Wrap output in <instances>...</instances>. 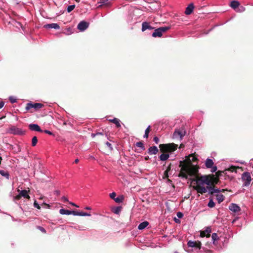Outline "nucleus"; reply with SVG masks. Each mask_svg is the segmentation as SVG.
<instances>
[{
    "label": "nucleus",
    "instance_id": "f257e3e1",
    "mask_svg": "<svg viewBox=\"0 0 253 253\" xmlns=\"http://www.w3.org/2000/svg\"><path fill=\"white\" fill-rule=\"evenodd\" d=\"M198 172V169L196 167L187 166L181 169L180 176L186 179H189L193 181H196L200 184H205L210 185L211 181L207 175H202L199 179L192 178L193 177H196Z\"/></svg>",
    "mask_w": 253,
    "mask_h": 253
},
{
    "label": "nucleus",
    "instance_id": "f03ea898",
    "mask_svg": "<svg viewBox=\"0 0 253 253\" xmlns=\"http://www.w3.org/2000/svg\"><path fill=\"white\" fill-rule=\"evenodd\" d=\"M186 134V131L184 127H181L179 128H176L173 133L172 138L173 139L181 140Z\"/></svg>",
    "mask_w": 253,
    "mask_h": 253
},
{
    "label": "nucleus",
    "instance_id": "7ed1b4c3",
    "mask_svg": "<svg viewBox=\"0 0 253 253\" xmlns=\"http://www.w3.org/2000/svg\"><path fill=\"white\" fill-rule=\"evenodd\" d=\"M211 233V229L210 227H208L206 228V229L204 231H201L200 233V237L201 238V240L200 241H201V243L202 242L204 241V238L205 237L206 239L208 240V241H207L206 243V245H208V243L209 242V241L211 240L210 233Z\"/></svg>",
    "mask_w": 253,
    "mask_h": 253
},
{
    "label": "nucleus",
    "instance_id": "20e7f679",
    "mask_svg": "<svg viewBox=\"0 0 253 253\" xmlns=\"http://www.w3.org/2000/svg\"><path fill=\"white\" fill-rule=\"evenodd\" d=\"M160 147L162 151L166 152H171L175 151L177 148V145L174 144H161Z\"/></svg>",
    "mask_w": 253,
    "mask_h": 253
},
{
    "label": "nucleus",
    "instance_id": "39448f33",
    "mask_svg": "<svg viewBox=\"0 0 253 253\" xmlns=\"http://www.w3.org/2000/svg\"><path fill=\"white\" fill-rule=\"evenodd\" d=\"M8 133L14 135H22L24 134V131L20 128L17 127L15 126H11L7 130Z\"/></svg>",
    "mask_w": 253,
    "mask_h": 253
},
{
    "label": "nucleus",
    "instance_id": "423d86ee",
    "mask_svg": "<svg viewBox=\"0 0 253 253\" xmlns=\"http://www.w3.org/2000/svg\"><path fill=\"white\" fill-rule=\"evenodd\" d=\"M242 179L244 181L243 186H248L251 181V173L249 172H244L242 175Z\"/></svg>",
    "mask_w": 253,
    "mask_h": 253
},
{
    "label": "nucleus",
    "instance_id": "0eeeda50",
    "mask_svg": "<svg viewBox=\"0 0 253 253\" xmlns=\"http://www.w3.org/2000/svg\"><path fill=\"white\" fill-rule=\"evenodd\" d=\"M43 106V105L40 103H28L27 104L26 107V110H29L32 108H34L35 110H38L39 109L42 108Z\"/></svg>",
    "mask_w": 253,
    "mask_h": 253
},
{
    "label": "nucleus",
    "instance_id": "6e6552de",
    "mask_svg": "<svg viewBox=\"0 0 253 253\" xmlns=\"http://www.w3.org/2000/svg\"><path fill=\"white\" fill-rule=\"evenodd\" d=\"M201 241H199L198 243L192 241H189L187 243V245L188 247H196L198 249H200L201 247Z\"/></svg>",
    "mask_w": 253,
    "mask_h": 253
},
{
    "label": "nucleus",
    "instance_id": "1a4fd4ad",
    "mask_svg": "<svg viewBox=\"0 0 253 253\" xmlns=\"http://www.w3.org/2000/svg\"><path fill=\"white\" fill-rule=\"evenodd\" d=\"M29 128L32 131H36L39 132L42 131L40 127L37 124H30L29 125Z\"/></svg>",
    "mask_w": 253,
    "mask_h": 253
},
{
    "label": "nucleus",
    "instance_id": "9d476101",
    "mask_svg": "<svg viewBox=\"0 0 253 253\" xmlns=\"http://www.w3.org/2000/svg\"><path fill=\"white\" fill-rule=\"evenodd\" d=\"M89 26V23L87 22L82 21L80 22V32L84 31Z\"/></svg>",
    "mask_w": 253,
    "mask_h": 253
},
{
    "label": "nucleus",
    "instance_id": "9b49d317",
    "mask_svg": "<svg viewBox=\"0 0 253 253\" xmlns=\"http://www.w3.org/2000/svg\"><path fill=\"white\" fill-rule=\"evenodd\" d=\"M229 209L234 212L240 211V208L236 204L232 203L229 206Z\"/></svg>",
    "mask_w": 253,
    "mask_h": 253
},
{
    "label": "nucleus",
    "instance_id": "f8f14e48",
    "mask_svg": "<svg viewBox=\"0 0 253 253\" xmlns=\"http://www.w3.org/2000/svg\"><path fill=\"white\" fill-rule=\"evenodd\" d=\"M195 190L199 193L203 194L206 193L207 192V187L206 188L203 186H201L200 185H197L195 188Z\"/></svg>",
    "mask_w": 253,
    "mask_h": 253
},
{
    "label": "nucleus",
    "instance_id": "ddd939ff",
    "mask_svg": "<svg viewBox=\"0 0 253 253\" xmlns=\"http://www.w3.org/2000/svg\"><path fill=\"white\" fill-rule=\"evenodd\" d=\"M153 29H154V28H153V27L149 25V23H148L147 22H144L142 24V29H141V30H142V32L145 31L147 29L152 30Z\"/></svg>",
    "mask_w": 253,
    "mask_h": 253
},
{
    "label": "nucleus",
    "instance_id": "4468645a",
    "mask_svg": "<svg viewBox=\"0 0 253 253\" xmlns=\"http://www.w3.org/2000/svg\"><path fill=\"white\" fill-rule=\"evenodd\" d=\"M194 6L192 3H190L188 6L186 8L185 13L186 15L190 14L194 9Z\"/></svg>",
    "mask_w": 253,
    "mask_h": 253
},
{
    "label": "nucleus",
    "instance_id": "2eb2a0df",
    "mask_svg": "<svg viewBox=\"0 0 253 253\" xmlns=\"http://www.w3.org/2000/svg\"><path fill=\"white\" fill-rule=\"evenodd\" d=\"M44 27L45 28L48 29H59L60 28V26L57 23H51V24H48L46 25H45Z\"/></svg>",
    "mask_w": 253,
    "mask_h": 253
},
{
    "label": "nucleus",
    "instance_id": "dca6fc26",
    "mask_svg": "<svg viewBox=\"0 0 253 253\" xmlns=\"http://www.w3.org/2000/svg\"><path fill=\"white\" fill-rule=\"evenodd\" d=\"M158 152V149L156 146L150 147L148 149V153L150 155L156 154Z\"/></svg>",
    "mask_w": 253,
    "mask_h": 253
},
{
    "label": "nucleus",
    "instance_id": "f3484780",
    "mask_svg": "<svg viewBox=\"0 0 253 253\" xmlns=\"http://www.w3.org/2000/svg\"><path fill=\"white\" fill-rule=\"evenodd\" d=\"M18 192H19L20 196L21 197H23L28 199H30V197L28 195V191H27L26 190H21V191L18 190Z\"/></svg>",
    "mask_w": 253,
    "mask_h": 253
},
{
    "label": "nucleus",
    "instance_id": "a211bd4d",
    "mask_svg": "<svg viewBox=\"0 0 253 253\" xmlns=\"http://www.w3.org/2000/svg\"><path fill=\"white\" fill-rule=\"evenodd\" d=\"M214 162L212 159L208 158L205 161V166L207 168L210 169L213 165Z\"/></svg>",
    "mask_w": 253,
    "mask_h": 253
},
{
    "label": "nucleus",
    "instance_id": "6ab92c4d",
    "mask_svg": "<svg viewBox=\"0 0 253 253\" xmlns=\"http://www.w3.org/2000/svg\"><path fill=\"white\" fill-rule=\"evenodd\" d=\"M109 121L115 124L116 127H120L121 126L120 124V120L117 118H114L113 119H110L109 120Z\"/></svg>",
    "mask_w": 253,
    "mask_h": 253
},
{
    "label": "nucleus",
    "instance_id": "aec40b11",
    "mask_svg": "<svg viewBox=\"0 0 253 253\" xmlns=\"http://www.w3.org/2000/svg\"><path fill=\"white\" fill-rule=\"evenodd\" d=\"M152 36L154 38L156 37H161L162 36V34L161 32V31L159 28H157L155 30L154 32L152 34Z\"/></svg>",
    "mask_w": 253,
    "mask_h": 253
},
{
    "label": "nucleus",
    "instance_id": "412c9836",
    "mask_svg": "<svg viewBox=\"0 0 253 253\" xmlns=\"http://www.w3.org/2000/svg\"><path fill=\"white\" fill-rule=\"evenodd\" d=\"M149 225V222L148 221H144L139 224L138 226V229L139 230H143L145 229L148 225Z\"/></svg>",
    "mask_w": 253,
    "mask_h": 253
},
{
    "label": "nucleus",
    "instance_id": "4be33fe9",
    "mask_svg": "<svg viewBox=\"0 0 253 253\" xmlns=\"http://www.w3.org/2000/svg\"><path fill=\"white\" fill-rule=\"evenodd\" d=\"M71 211L70 210H65V209H61L59 210V213L61 214H62V215H69V214H71Z\"/></svg>",
    "mask_w": 253,
    "mask_h": 253
},
{
    "label": "nucleus",
    "instance_id": "5701e85b",
    "mask_svg": "<svg viewBox=\"0 0 253 253\" xmlns=\"http://www.w3.org/2000/svg\"><path fill=\"white\" fill-rule=\"evenodd\" d=\"M239 5L240 3L237 0H233L230 3V6L233 9H236L239 6Z\"/></svg>",
    "mask_w": 253,
    "mask_h": 253
},
{
    "label": "nucleus",
    "instance_id": "b1692460",
    "mask_svg": "<svg viewBox=\"0 0 253 253\" xmlns=\"http://www.w3.org/2000/svg\"><path fill=\"white\" fill-rule=\"evenodd\" d=\"M211 241L214 245H216L215 242L218 240V237L216 233H213L211 235Z\"/></svg>",
    "mask_w": 253,
    "mask_h": 253
},
{
    "label": "nucleus",
    "instance_id": "393cba45",
    "mask_svg": "<svg viewBox=\"0 0 253 253\" xmlns=\"http://www.w3.org/2000/svg\"><path fill=\"white\" fill-rule=\"evenodd\" d=\"M216 200L219 204L223 202L224 200V196L222 194H218L216 195Z\"/></svg>",
    "mask_w": 253,
    "mask_h": 253
},
{
    "label": "nucleus",
    "instance_id": "a878e982",
    "mask_svg": "<svg viewBox=\"0 0 253 253\" xmlns=\"http://www.w3.org/2000/svg\"><path fill=\"white\" fill-rule=\"evenodd\" d=\"M169 156L168 154H162L160 156V159L161 161H164L168 159Z\"/></svg>",
    "mask_w": 253,
    "mask_h": 253
},
{
    "label": "nucleus",
    "instance_id": "bb28decb",
    "mask_svg": "<svg viewBox=\"0 0 253 253\" xmlns=\"http://www.w3.org/2000/svg\"><path fill=\"white\" fill-rule=\"evenodd\" d=\"M135 145L137 147L140 148L142 150H144L145 149L144 144L141 141L137 142Z\"/></svg>",
    "mask_w": 253,
    "mask_h": 253
},
{
    "label": "nucleus",
    "instance_id": "cd10ccee",
    "mask_svg": "<svg viewBox=\"0 0 253 253\" xmlns=\"http://www.w3.org/2000/svg\"><path fill=\"white\" fill-rule=\"evenodd\" d=\"M159 30L161 31V33L163 34V33L166 32L169 29H170L169 26H165V27H162L159 28Z\"/></svg>",
    "mask_w": 253,
    "mask_h": 253
},
{
    "label": "nucleus",
    "instance_id": "c85d7f7f",
    "mask_svg": "<svg viewBox=\"0 0 253 253\" xmlns=\"http://www.w3.org/2000/svg\"><path fill=\"white\" fill-rule=\"evenodd\" d=\"M207 191H208L209 194H212L213 193H214V187L208 185L207 186Z\"/></svg>",
    "mask_w": 253,
    "mask_h": 253
},
{
    "label": "nucleus",
    "instance_id": "c756f323",
    "mask_svg": "<svg viewBox=\"0 0 253 253\" xmlns=\"http://www.w3.org/2000/svg\"><path fill=\"white\" fill-rule=\"evenodd\" d=\"M150 126H149L147 127V128L145 129V134H144V135L143 136L144 138H147L148 137L149 133V132H150Z\"/></svg>",
    "mask_w": 253,
    "mask_h": 253
},
{
    "label": "nucleus",
    "instance_id": "7c9ffc66",
    "mask_svg": "<svg viewBox=\"0 0 253 253\" xmlns=\"http://www.w3.org/2000/svg\"><path fill=\"white\" fill-rule=\"evenodd\" d=\"M208 206L211 208H213L215 206V203L213 202L212 199L210 200L208 204Z\"/></svg>",
    "mask_w": 253,
    "mask_h": 253
},
{
    "label": "nucleus",
    "instance_id": "2f4dec72",
    "mask_svg": "<svg viewBox=\"0 0 253 253\" xmlns=\"http://www.w3.org/2000/svg\"><path fill=\"white\" fill-rule=\"evenodd\" d=\"M38 142V139L36 136H34L32 139V145L35 146L36 145Z\"/></svg>",
    "mask_w": 253,
    "mask_h": 253
},
{
    "label": "nucleus",
    "instance_id": "473e14b6",
    "mask_svg": "<svg viewBox=\"0 0 253 253\" xmlns=\"http://www.w3.org/2000/svg\"><path fill=\"white\" fill-rule=\"evenodd\" d=\"M0 174L1 175H2L3 176H5V177H6L7 178H8V176H9L8 173L7 172H6V171H4L3 170H0Z\"/></svg>",
    "mask_w": 253,
    "mask_h": 253
},
{
    "label": "nucleus",
    "instance_id": "72a5a7b5",
    "mask_svg": "<svg viewBox=\"0 0 253 253\" xmlns=\"http://www.w3.org/2000/svg\"><path fill=\"white\" fill-rule=\"evenodd\" d=\"M75 7V5H70L68 6L67 7L68 12H70L71 11H72L74 9Z\"/></svg>",
    "mask_w": 253,
    "mask_h": 253
},
{
    "label": "nucleus",
    "instance_id": "f704fd0d",
    "mask_svg": "<svg viewBox=\"0 0 253 253\" xmlns=\"http://www.w3.org/2000/svg\"><path fill=\"white\" fill-rule=\"evenodd\" d=\"M91 214L89 213L84 212V211H80V216H90Z\"/></svg>",
    "mask_w": 253,
    "mask_h": 253
},
{
    "label": "nucleus",
    "instance_id": "c9c22d12",
    "mask_svg": "<svg viewBox=\"0 0 253 253\" xmlns=\"http://www.w3.org/2000/svg\"><path fill=\"white\" fill-rule=\"evenodd\" d=\"M210 169H211V171L212 173L215 172L217 170V167L216 166H213V165Z\"/></svg>",
    "mask_w": 253,
    "mask_h": 253
},
{
    "label": "nucleus",
    "instance_id": "e433bc0d",
    "mask_svg": "<svg viewBox=\"0 0 253 253\" xmlns=\"http://www.w3.org/2000/svg\"><path fill=\"white\" fill-rule=\"evenodd\" d=\"M121 211L120 207H117L116 209L114 210V212L116 214H118Z\"/></svg>",
    "mask_w": 253,
    "mask_h": 253
},
{
    "label": "nucleus",
    "instance_id": "4c0bfd02",
    "mask_svg": "<svg viewBox=\"0 0 253 253\" xmlns=\"http://www.w3.org/2000/svg\"><path fill=\"white\" fill-rule=\"evenodd\" d=\"M34 206L38 209H41V207L39 206V204L36 201H35L34 203Z\"/></svg>",
    "mask_w": 253,
    "mask_h": 253
},
{
    "label": "nucleus",
    "instance_id": "58836bf2",
    "mask_svg": "<svg viewBox=\"0 0 253 253\" xmlns=\"http://www.w3.org/2000/svg\"><path fill=\"white\" fill-rule=\"evenodd\" d=\"M9 99L10 101L12 103H14L16 102V99L12 96L9 97Z\"/></svg>",
    "mask_w": 253,
    "mask_h": 253
},
{
    "label": "nucleus",
    "instance_id": "ea45409f",
    "mask_svg": "<svg viewBox=\"0 0 253 253\" xmlns=\"http://www.w3.org/2000/svg\"><path fill=\"white\" fill-rule=\"evenodd\" d=\"M116 195V194L115 192H112L110 194V197L114 200L115 198Z\"/></svg>",
    "mask_w": 253,
    "mask_h": 253
},
{
    "label": "nucleus",
    "instance_id": "a19ab883",
    "mask_svg": "<svg viewBox=\"0 0 253 253\" xmlns=\"http://www.w3.org/2000/svg\"><path fill=\"white\" fill-rule=\"evenodd\" d=\"M106 146L110 149V150H112L113 149V148L112 147V145L110 143H109V142H106L105 143Z\"/></svg>",
    "mask_w": 253,
    "mask_h": 253
},
{
    "label": "nucleus",
    "instance_id": "79ce46f5",
    "mask_svg": "<svg viewBox=\"0 0 253 253\" xmlns=\"http://www.w3.org/2000/svg\"><path fill=\"white\" fill-rule=\"evenodd\" d=\"M176 215L179 218H182L183 216V213L181 212H177Z\"/></svg>",
    "mask_w": 253,
    "mask_h": 253
},
{
    "label": "nucleus",
    "instance_id": "37998d69",
    "mask_svg": "<svg viewBox=\"0 0 253 253\" xmlns=\"http://www.w3.org/2000/svg\"><path fill=\"white\" fill-rule=\"evenodd\" d=\"M71 214H73L74 215H79V212L77 211H71Z\"/></svg>",
    "mask_w": 253,
    "mask_h": 253
},
{
    "label": "nucleus",
    "instance_id": "c03bdc74",
    "mask_svg": "<svg viewBox=\"0 0 253 253\" xmlns=\"http://www.w3.org/2000/svg\"><path fill=\"white\" fill-rule=\"evenodd\" d=\"M153 140L156 144H158L159 142V139L157 136L154 137Z\"/></svg>",
    "mask_w": 253,
    "mask_h": 253
},
{
    "label": "nucleus",
    "instance_id": "a18cd8bd",
    "mask_svg": "<svg viewBox=\"0 0 253 253\" xmlns=\"http://www.w3.org/2000/svg\"><path fill=\"white\" fill-rule=\"evenodd\" d=\"M38 228L40 230H41L42 232H43V233H45V232H46V231H45V230L43 227H41V226H38Z\"/></svg>",
    "mask_w": 253,
    "mask_h": 253
},
{
    "label": "nucleus",
    "instance_id": "49530a36",
    "mask_svg": "<svg viewBox=\"0 0 253 253\" xmlns=\"http://www.w3.org/2000/svg\"><path fill=\"white\" fill-rule=\"evenodd\" d=\"M44 132L45 133L51 135H54L53 133L51 131H50L49 130H44Z\"/></svg>",
    "mask_w": 253,
    "mask_h": 253
},
{
    "label": "nucleus",
    "instance_id": "de8ad7c7",
    "mask_svg": "<svg viewBox=\"0 0 253 253\" xmlns=\"http://www.w3.org/2000/svg\"><path fill=\"white\" fill-rule=\"evenodd\" d=\"M21 196H20V193H19V194L16 196L14 197V199L16 200H18L21 198Z\"/></svg>",
    "mask_w": 253,
    "mask_h": 253
},
{
    "label": "nucleus",
    "instance_id": "09e8293b",
    "mask_svg": "<svg viewBox=\"0 0 253 253\" xmlns=\"http://www.w3.org/2000/svg\"><path fill=\"white\" fill-rule=\"evenodd\" d=\"M108 0H100V1L99 2V3L102 5V4H106L107 1H108Z\"/></svg>",
    "mask_w": 253,
    "mask_h": 253
},
{
    "label": "nucleus",
    "instance_id": "8fccbe9b",
    "mask_svg": "<svg viewBox=\"0 0 253 253\" xmlns=\"http://www.w3.org/2000/svg\"><path fill=\"white\" fill-rule=\"evenodd\" d=\"M114 200L117 203H120L121 201L120 198L119 197L115 198Z\"/></svg>",
    "mask_w": 253,
    "mask_h": 253
},
{
    "label": "nucleus",
    "instance_id": "3c124183",
    "mask_svg": "<svg viewBox=\"0 0 253 253\" xmlns=\"http://www.w3.org/2000/svg\"><path fill=\"white\" fill-rule=\"evenodd\" d=\"M214 191H215L214 193H218L221 191V190H220L219 189L215 188H214Z\"/></svg>",
    "mask_w": 253,
    "mask_h": 253
},
{
    "label": "nucleus",
    "instance_id": "603ef678",
    "mask_svg": "<svg viewBox=\"0 0 253 253\" xmlns=\"http://www.w3.org/2000/svg\"><path fill=\"white\" fill-rule=\"evenodd\" d=\"M97 134H102V133H96V134H95V133H92L91 134V136L92 137H94L95 136V135H96Z\"/></svg>",
    "mask_w": 253,
    "mask_h": 253
},
{
    "label": "nucleus",
    "instance_id": "864d4df0",
    "mask_svg": "<svg viewBox=\"0 0 253 253\" xmlns=\"http://www.w3.org/2000/svg\"><path fill=\"white\" fill-rule=\"evenodd\" d=\"M4 103L3 102H0V109L2 108L4 106Z\"/></svg>",
    "mask_w": 253,
    "mask_h": 253
},
{
    "label": "nucleus",
    "instance_id": "5fc2aeb1",
    "mask_svg": "<svg viewBox=\"0 0 253 253\" xmlns=\"http://www.w3.org/2000/svg\"><path fill=\"white\" fill-rule=\"evenodd\" d=\"M62 199H63V201H64V202L68 201V199H67V198L66 197H63L62 198Z\"/></svg>",
    "mask_w": 253,
    "mask_h": 253
},
{
    "label": "nucleus",
    "instance_id": "6e6d98bb",
    "mask_svg": "<svg viewBox=\"0 0 253 253\" xmlns=\"http://www.w3.org/2000/svg\"><path fill=\"white\" fill-rule=\"evenodd\" d=\"M85 209L89 210H91V208L89 207H86L85 208Z\"/></svg>",
    "mask_w": 253,
    "mask_h": 253
},
{
    "label": "nucleus",
    "instance_id": "4d7b16f0",
    "mask_svg": "<svg viewBox=\"0 0 253 253\" xmlns=\"http://www.w3.org/2000/svg\"><path fill=\"white\" fill-rule=\"evenodd\" d=\"M79 162V160L78 159H76L75 160V162L76 163H78V162Z\"/></svg>",
    "mask_w": 253,
    "mask_h": 253
},
{
    "label": "nucleus",
    "instance_id": "13d9d810",
    "mask_svg": "<svg viewBox=\"0 0 253 253\" xmlns=\"http://www.w3.org/2000/svg\"><path fill=\"white\" fill-rule=\"evenodd\" d=\"M175 221L176 223L179 222V220L178 219H176V218H175Z\"/></svg>",
    "mask_w": 253,
    "mask_h": 253
},
{
    "label": "nucleus",
    "instance_id": "bf43d9fd",
    "mask_svg": "<svg viewBox=\"0 0 253 253\" xmlns=\"http://www.w3.org/2000/svg\"><path fill=\"white\" fill-rule=\"evenodd\" d=\"M71 204L72 205L75 206H76V207H78V206H77L75 205V204H74V203H71Z\"/></svg>",
    "mask_w": 253,
    "mask_h": 253
},
{
    "label": "nucleus",
    "instance_id": "052dcab7",
    "mask_svg": "<svg viewBox=\"0 0 253 253\" xmlns=\"http://www.w3.org/2000/svg\"><path fill=\"white\" fill-rule=\"evenodd\" d=\"M77 28L78 29H79V23L77 25Z\"/></svg>",
    "mask_w": 253,
    "mask_h": 253
},
{
    "label": "nucleus",
    "instance_id": "680f3d73",
    "mask_svg": "<svg viewBox=\"0 0 253 253\" xmlns=\"http://www.w3.org/2000/svg\"><path fill=\"white\" fill-rule=\"evenodd\" d=\"M2 160L1 157L0 156V164L1 163V161Z\"/></svg>",
    "mask_w": 253,
    "mask_h": 253
},
{
    "label": "nucleus",
    "instance_id": "e2e57ef3",
    "mask_svg": "<svg viewBox=\"0 0 253 253\" xmlns=\"http://www.w3.org/2000/svg\"><path fill=\"white\" fill-rule=\"evenodd\" d=\"M174 253H179L178 252L175 251Z\"/></svg>",
    "mask_w": 253,
    "mask_h": 253
},
{
    "label": "nucleus",
    "instance_id": "0e129e2a",
    "mask_svg": "<svg viewBox=\"0 0 253 253\" xmlns=\"http://www.w3.org/2000/svg\"><path fill=\"white\" fill-rule=\"evenodd\" d=\"M241 163L242 164H244V162H241Z\"/></svg>",
    "mask_w": 253,
    "mask_h": 253
}]
</instances>
